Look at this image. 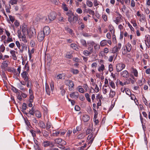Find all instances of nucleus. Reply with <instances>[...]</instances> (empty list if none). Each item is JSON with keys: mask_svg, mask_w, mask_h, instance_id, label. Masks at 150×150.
Masks as SVG:
<instances>
[{"mask_svg": "<svg viewBox=\"0 0 150 150\" xmlns=\"http://www.w3.org/2000/svg\"><path fill=\"white\" fill-rule=\"evenodd\" d=\"M36 31L35 28L33 27H30L29 30H28L27 33L28 38H31L36 35Z\"/></svg>", "mask_w": 150, "mask_h": 150, "instance_id": "1", "label": "nucleus"}, {"mask_svg": "<svg viewBox=\"0 0 150 150\" xmlns=\"http://www.w3.org/2000/svg\"><path fill=\"white\" fill-rule=\"evenodd\" d=\"M95 136V135H94L92 133H91L88 136L87 139V141L88 142V145L90 144L89 146V147L90 146L93 142Z\"/></svg>", "mask_w": 150, "mask_h": 150, "instance_id": "2", "label": "nucleus"}, {"mask_svg": "<svg viewBox=\"0 0 150 150\" xmlns=\"http://www.w3.org/2000/svg\"><path fill=\"white\" fill-rule=\"evenodd\" d=\"M125 67V65L122 63H119L117 64L116 66V70L117 72L121 71Z\"/></svg>", "mask_w": 150, "mask_h": 150, "instance_id": "3", "label": "nucleus"}, {"mask_svg": "<svg viewBox=\"0 0 150 150\" xmlns=\"http://www.w3.org/2000/svg\"><path fill=\"white\" fill-rule=\"evenodd\" d=\"M123 21L122 16L121 15L118 13L117 16L116 17L115 20H114V22L117 24H118Z\"/></svg>", "mask_w": 150, "mask_h": 150, "instance_id": "4", "label": "nucleus"}, {"mask_svg": "<svg viewBox=\"0 0 150 150\" xmlns=\"http://www.w3.org/2000/svg\"><path fill=\"white\" fill-rule=\"evenodd\" d=\"M18 38L20 39L21 41H22L24 43H26L27 42L26 38L25 35V34H23L22 35L21 33H18Z\"/></svg>", "mask_w": 150, "mask_h": 150, "instance_id": "5", "label": "nucleus"}, {"mask_svg": "<svg viewBox=\"0 0 150 150\" xmlns=\"http://www.w3.org/2000/svg\"><path fill=\"white\" fill-rule=\"evenodd\" d=\"M56 16L57 14L53 11L51 12L48 16V19L50 21L54 20L56 18Z\"/></svg>", "mask_w": 150, "mask_h": 150, "instance_id": "6", "label": "nucleus"}, {"mask_svg": "<svg viewBox=\"0 0 150 150\" xmlns=\"http://www.w3.org/2000/svg\"><path fill=\"white\" fill-rule=\"evenodd\" d=\"M45 35L43 33L42 31L39 32L37 36V38L38 40L41 42L44 39Z\"/></svg>", "mask_w": 150, "mask_h": 150, "instance_id": "7", "label": "nucleus"}, {"mask_svg": "<svg viewBox=\"0 0 150 150\" xmlns=\"http://www.w3.org/2000/svg\"><path fill=\"white\" fill-rule=\"evenodd\" d=\"M21 76L24 81H28L29 80V75L28 72L24 71L21 74Z\"/></svg>", "mask_w": 150, "mask_h": 150, "instance_id": "8", "label": "nucleus"}, {"mask_svg": "<svg viewBox=\"0 0 150 150\" xmlns=\"http://www.w3.org/2000/svg\"><path fill=\"white\" fill-rule=\"evenodd\" d=\"M68 82L69 89L70 91H73L74 87V82L71 80L67 81Z\"/></svg>", "mask_w": 150, "mask_h": 150, "instance_id": "9", "label": "nucleus"}, {"mask_svg": "<svg viewBox=\"0 0 150 150\" xmlns=\"http://www.w3.org/2000/svg\"><path fill=\"white\" fill-rule=\"evenodd\" d=\"M145 43L146 45L148 48L150 47V36L147 35L146 36L145 40Z\"/></svg>", "mask_w": 150, "mask_h": 150, "instance_id": "10", "label": "nucleus"}, {"mask_svg": "<svg viewBox=\"0 0 150 150\" xmlns=\"http://www.w3.org/2000/svg\"><path fill=\"white\" fill-rule=\"evenodd\" d=\"M121 76L125 78H128L129 76V73L127 70H124L120 73Z\"/></svg>", "mask_w": 150, "mask_h": 150, "instance_id": "11", "label": "nucleus"}, {"mask_svg": "<svg viewBox=\"0 0 150 150\" xmlns=\"http://www.w3.org/2000/svg\"><path fill=\"white\" fill-rule=\"evenodd\" d=\"M43 33L46 35H48L50 32V28L48 26H45L43 30Z\"/></svg>", "mask_w": 150, "mask_h": 150, "instance_id": "12", "label": "nucleus"}, {"mask_svg": "<svg viewBox=\"0 0 150 150\" xmlns=\"http://www.w3.org/2000/svg\"><path fill=\"white\" fill-rule=\"evenodd\" d=\"M29 102L33 103V99L34 98V97L33 93V91L31 88H30L29 89Z\"/></svg>", "mask_w": 150, "mask_h": 150, "instance_id": "13", "label": "nucleus"}, {"mask_svg": "<svg viewBox=\"0 0 150 150\" xmlns=\"http://www.w3.org/2000/svg\"><path fill=\"white\" fill-rule=\"evenodd\" d=\"M21 29L23 34H25L26 32L28 30L27 25L23 23L21 26Z\"/></svg>", "mask_w": 150, "mask_h": 150, "instance_id": "14", "label": "nucleus"}, {"mask_svg": "<svg viewBox=\"0 0 150 150\" xmlns=\"http://www.w3.org/2000/svg\"><path fill=\"white\" fill-rule=\"evenodd\" d=\"M10 53L11 54V57L14 60H16L17 59V57L16 55V53H17V52H16L13 50H11L10 51Z\"/></svg>", "mask_w": 150, "mask_h": 150, "instance_id": "15", "label": "nucleus"}, {"mask_svg": "<svg viewBox=\"0 0 150 150\" xmlns=\"http://www.w3.org/2000/svg\"><path fill=\"white\" fill-rule=\"evenodd\" d=\"M110 88L107 86V85H104L102 88L103 93L104 94H106L110 90Z\"/></svg>", "mask_w": 150, "mask_h": 150, "instance_id": "16", "label": "nucleus"}, {"mask_svg": "<svg viewBox=\"0 0 150 150\" xmlns=\"http://www.w3.org/2000/svg\"><path fill=\"white\" fill-rule=\"evenodd\" d=\"M79 94L77 92H74L70 94V97L72 98H77Z\"/></svg>", "mask_w": 150, "mask_h": 150, "instance_id": "17", "label": "nucleus"}, {"mask_svg": "<svg viewBox=\"0 0 150 150\" xmlns=\"http://www.w3.org/2000/svg\"><path fill=\"white\" fill-rule=\"evenodd\" d=\"M131 72L133 74L135 77H137L138 76L137 70L133 67L131 68Z\"/></svg>", "mask_w": 150, "mask_h": 150, "instance_id": "18", "label": "nucleus"}, {"mask_svg": "<svg viewBox=\"0 0 150 150\" xmlns=\"http://www.w3.org/2000/svg\"><path fill=\"white\" fill-rule=\"evenodd\" d=\"M13 41V40L11 36L8 37H7V39L6 40L4 41V45L6 46L10 42H12Z\"/></svg>", "mask_w": 150, "mask_h": 150, "instance_id": "19", "label": "nucleus"}, {"mask_svg": "<svg viewBox=\"0 0 150 150\" xmlns=\"http://www.w3.org/2000/svg\"><path fill=\"white\" fill-rule=\"evenodd\" d=\"M105 69V67L104 65L102 64L100 65L99 67L98 68V71L100 72L101 73H103V71Z\"/></svg>", "mask_w": 150, "mask_h": 150, "instance_id": "20", "label": "nucleus"}, {"mask_svg": "<svg viewBox=\"0 0 150 150\" xmlns=\"http://www.w3.org/2000/svg\"><path fill=\"white\" fill-rule=\"evenodd\" d=\"M84 13H89L90 14H91L93 16L95 14L94 12L92 11L90 9H86L83 10Z\"/></svg>", "mask_w": 150, "mask_h": 150, "instance_id": "21", "label": "nucleus"}, {"mask_svg": "<svg viewBox=\"0 0 150 150\" xmlns=\"http://www.w3.org/2000/svg\"><path fill=\"white\" fill-rule=\"evenodd\" d=\"M76 89L79 92L81 93H83L85 92L84 89L81 86H78Z\"/></svg>", "mask_w": 150, "mask_h": 150, "instance_id": "22", "label": "nucleus"}, {"mask_svg": "<svg viewBox=\"0 0 150 150\" xmlns=\"http://www.w3.org/2000/svg\"><path fill=\"white\" fill-rule=\"evenodd\" d=\"M89 116L87 115H85L82 117V119L84 122H88L89 120Z\"/></svg>", "mask_w": 150, "mask_h": 150, "instance_id": "23", "label": "nucleus"}, {"mask_svg": "<svg viewBox=\"0 0 150 150\" xmlns=\"http://www.w3.org/2000/svg\"><path fill=\"white\" fill-rule=\"evenodd\" d=\"M45 90L46 93L49 96L50 95V91L49 85L47 83H45Z\"/></svg>", "mask_w": 150, "mask_h": 150, "instance_id": "24", "label": "nucleus"}, {"mask_svg": "<svg viewBox=\"0 0 150 150\" xmlns=\"http://www.w3.org/2000/svg\"><path fill=\"white\" fill-rule=\"evenodd\" d=\"M86 136L85 134L84 133H83L78 134L77 138L78 139H83Z\"/></svg>", "mask_w": 150, "mask_h": 150, "instance_id": "25", "label": "nucleus"}, {"mask_svg": "<svg viewBox=\"0 0 150 150\" xmlns=\"http://www.w3.org/2000/svg\"><path fill=\"white\" fill-rule=\"evenodd\" d=\"M127 84H129L131 83L132 84H134L135 83L134 80L131 78L127 79L126 80Z\"/></svg>", "mask_w": 150, "mask_h": 150, "instance_id": "26", "label": "nucleus"}, {"mask_svg": "<svg viewBox=\"0 0 150 150\" xmlns=\"http://www.w3.org/2000/svg\"><path fill=\"white\" fill-rule=\"evenodd\" d=\"M109 84L110 86L113 89H115V83L114 82L111 80L109 79Z\"/></svg>", "mask_w": 150, "mask_h": 150, "instance_id": "27", "label": "nucleus"}, {"mask_svg": "<svg viewBox=\"0 0 150 150\" xmlns=\"http://www.w3.org/2000/svg\"><path fill=\"white\" fill-rule=\"evenodd\" d=\"M8 66V64L6 61H3L1 65L2 69H4L7 67Z\"/></svg>", "mask_w": 150, "mask_h": 150, "instance_id": "28", "label": "nucleus"}, {"mask_svg": "<svg viewBox=\"0 0 150 150\" xmlns=\"http://www.w3.org/2000/svg\"><path fill=\"white\" fill-rule=\"evenodd\" d=\"M62 8L65 11H67L68 10V8L67 5L64 2L62 4Z\"/></svg>", "mask_w": 150, "mask_h": 150, "instance_id": "29", "label": "nucleus"}, {"mask_svg": "<svg viewBox=\"0 0 150 150\" xmlns=\"http://www.w3.org/2000/svg\"><path fill=\"white\" fill-rule=\"evenodd\" d=\"M60 133V131L58 130L53 131L52 135L54 136H58Z\"/></svg>", "mask_w": 150, "mask_h": 150, "instance_id": "30", "label": "nucleus"}, {"mask_svg": "<svg viewBox=\"0 0 150 150\" xmlns=\"http://www.w3.org/2000/svg\"><path fill=\"white\" fill-rule=\"evenodd\" d=\"M106 45H107V42L106 40H103L100 42V45L101 47H104Z\"/></svg>", "mask_w": 150, "mask_h": 150, "instance_id": "31", "label": "nucleus"}, {"mask_svg": "<svg viewBox=\"0 0 150 150\" xmlns=\"http://www.w3.org/2000/svg\"><path fill=\"white\" fill-rule=\"evenodd\" d=\"M65 77V75L64 74H60L57 76V79H64Z\"/></svg>", "mask_w": 150, "mask_h": 150, "instance_id": "32", "label": "nucleus"}, {"mask_svg": "<svg viewBox=\"0 0 150 150\" xmlns=\"http://www.w3.org/2000/svg\"><path fill=\"white\" fill-rule=\"evenodd\" d=\"M109 29L111 33H115V29L114 27L111 25H109Z\"/></svg>", "mask_w": 150, "mask_h": 150, "instance_id": "33", "label": "nucleus"}, {"mask_svg": "<svg viewBox=\"0 0 150 150\" xmlns=\"http://www.w3.org/2000/svg\"><path fill=\"white\" fill-rule=\"evenodd\" d=\"M71 72L73 74H76L79 73V71L77 69H74V68H71Z\"/></svg>", "mask_w": 150, "mask_h": 150, "instance_id": "34", "label": "nucleus"}, {"mask_svg": "<svg viewBox=\"0 0 150 150\" xmlns=\"http://www.w3.org/2000/svg\"><path fill=\"white\" fill-rule=\"evenodd\" d=\"M115 92L110 89L109 93V97L110 98H113L115 95Z\"/></svg>", "mask_w": 150, "mask_h": 150, "instance_id": "35", "label": "nucleus"}, {"mask_svg": "<svg viewBox=\"0 0 150 150\" xmlns=\"http://www.w3.org/2000/svg\"><path fill=\"white\" fill-rule=\"evenodd\" d=\"M51 126L52 125L51 123L49 121H48L47 122L46 125V129L47 130H49Z\"/></svg>", "mask_w": 150, "mask_h": 150, "instance_id": "36", "label": "nucleus"}, {"mask_svg": "<svg viewBox=\"0 0 150 150\" xmlns=\"http://www.w3.org/2000/svg\"><path fill=\"white\" fill-rule=\"evenodd\" d=\"M51 142L50 141H44L42 143V145L45 147H47L50 145Z\"/></svg>", "mask_w": 150, "mask_h": 150, "instance_id": "37", "label": "nucleus"}, {"mask_svg": "<svg viewBox=\"0 0 150 150\" xmlns=\"http://www.w3.org/2000/svg\"><path fill=\"white\" fill-rule=\"evenodd\" d=\"M118 52L119 50L115 46L112 48V52L113 53H116V56L118 54Z\"/></svg>", "mask_w": 150, "mask_h": 150, "instance_id": "38", "label": "nucleus"}, {"mask_svg": "<svg viewBox=\"0 0 150 150\" xmlns=\"http://www.w3.org/2000/svg\"><path fill=\"white\" fill-rule=\"evenodd\" d=\"M34 48H33L30 51L29 49H28V54L29 56V58L30 59L31 58L32 56L31 55L32 54H33L34 52Z\"/></svg>", "mask_w": 150, "mask_h": 150, "instance_id": "39", "label": "nucleus"}, {"mask_svg": "<svg viewBox=\"0 0 150 150\" xmlns=\"http://www.w3.org/2000/svg\"><path fill=\"white\" fill-rule=\"evenodd\" d=\"M29 66L28 64V62H27L25 64L24 67V70L25 71L28 72L29 71Z\"/></svg>", "mask_w": 150, "mask_h": 150, "instance_id": "40", "label": "nucleus"}, {"mask_svg": "<svg viewBox=\"0 0 150 150\" xmlns=\"http://www.w3.org/2000/svg\"><path fill=\"white\" fill-rule=\"evenodd\" d=\"M126 48L127 49V51L129 52L132 49V46L129 43H128L126 47Z\"/></svg>", "mask_w": 150, "mask_h": 150, "instance_id": "41", "label": "nucleus"}, {"mask_svg": "<svg viewBox=\"0 0 150 150\" xmlns=\"http://www.w3.org/2000/svg\"><path fill=\"white\" fill-rule=\"evenodd\" d=\"M35 113L36 116L38 118H40L41 117V115L40 112L38 110H36L35 111Z\"/></svg>", "mask_w": 150, "mask_h": 150, "instance_id": "42", "label": "nucleus"}, {"mask_svg": "<svg viewBox=\"0 0 150 150\" xmlns=\"http://www.w3.org/2000/svg\"><path fill=\"white\" fill-rule=\"evenodd\" d=\"M7 71L11 73H15L16 71L15 69L13 68L8 67L7 69Z\"/></svg>", "mask_w": 150, "mask_h": 150, "instance_id": "43", "label": "nucleus"}, {"mask_svg": "<svg viewBox=\"0 0 150 150\" xmlns=\"http://www.w3.org/2000/svg\"><path fill=\"white\" fill-rule=\"evenodd\" d=\"M93 47L95 50H99L100 48V46L97 43H96L93 41Z\"/></svg>", "mask_w": 150, "mask_h": 150, "instance_id": "44", "label": "nucleus"}, {"mask_svg": "<svg viewBox=\"0 0 150 150\" xmlns=\"http://www.w3.org/2000/svg\"><path fill=\"white\" fill-rule=\"evenodd\" d=\"M93 41H90L89 42H88V47L91 48V49L93 48Z\"/></svg>", "mask_w": 150, "mask_h": 150, "instance_id": "45", "label": "nucleus"}, {"mask_svg": "<svg viewBox=\"0 0 150 150\" xmlns=\"http://www.w3.org/2000/svg\"><path fill=\"white\" fill-rule=\"evenodd\" d=\"M54 141L55 143L60 145L62 141V139L60 138L56 139H55Z\"/></svg>", "mask_w": 150, "mask_h": 150, "instance_id": "46", "label": "nucleus"}, {"mask_svg": "<svg viewBox=\"0 0 150 150\" xmlns=\"http://www.w3.org/2000/svg\"><path fill=\"white\" fill-rule=\"evenodd\" d=\"M58 21L62 23L65 22V19L63 17L60 16L58 17Z\"/></svg>", "mask_w": 150, "mask_h": 150, "instance_id": "47", "label": "nucleus"}, {"mask_svg": "<svg viewBox=\"0 0 150 150\" xmlns=\"http://www.w3.org/2000/svg\"><path fill=\"white\" fill-rule=\"evenodd\" d=\"M85 97L87 100L89 102H91V100L90 98V96L88 93H86L85 94Z\"/></svg>", "mask_w": 150, "mask_h": 150, "instance_id": "48", "label": "nucleus"}, {"mask_svg": "<svg viewBox=\"0 0 150 150\" xmlns=\"http://www.w3.org/2000/svg\"><path fill=\"white\" fill-rule=\"evenodd\" d=\"M79 25H81L79 27L80 30H83L85 28V25L83 23L81 22L79 23Z\"/></svg>", "mask_w": 150, "mask_h": 150, "instance_id": "49", "label": "nucleus"}, {"mask_svg": "<svg viewBox=\"0 0 150 150\" xmlns=\"http://www.w3.org/2000/svg\"><path fill=\"white\" fill-rule=\"evenodd\" d=\"M70 46L73 49L75 50H77L78 49L77 45L75 44H71Z\"/></svg>", "mask_w": 150, "mask_h": 150, "instance_id": "50", "label": "nucleus"}, {"mask_svg": "<svg viewBox=\"0 0 150 150\" xmlns=\"http://www.w3.org/2000/svg\"><path fill=\"white\" fill-rule=\"evenodd\" d=\"M17 0H10L9 1V3L12 5L17 4Z\"/></svg>", "mask_w": 150, "mask_h": 150, "instance_id": "51", "label": "nucleus"}, {"mask_svg": "<svg viewBox=\"0 0 150 150\" xmlns=\"http://www.w3.org/2000/svg\"><path fill=\"white\" fill-rule=\"evenodd\" d=\"M80 41L81 44L83 46L85 47L87 46V43L85 40L83 39H81V40Z\"/></svg>", "mask_w": 150, "mask_h": 150, "instance_id": "52", "label": "nucleus"}, {"mask_svg": "<svg viewBox=\"0 0 150 150\" xmlns=\"http://www.w3.org/2000/svg\"><path fill=\"white\" fill-rule=\"evenodd\" d=\"M66 14L67 16L68 17L70 16H74V14L71 11H69L66 13Z\"/></svg>", "mask_w": 150, "mask_h": 150, "instance_id": "53", "label": "nucleus"}, {"mask_svg": "<svg viewBox=\"0 0 150 150\" xmlns=\"http://www.w3.org/2000/svg\"><path fill=\"white\" fill-rule=\"evenodd\" d=\"M83 54L85 56H88L92 54L88 50H84L83 51Z\"/></svg>", "mask_w": 150, "mask_h": 150, "instance_id": "54", "label": "nucleus"}, {"mask_svg": "<svg viewBox=\"0 0 150 150\" xmlns=\"http://www.w3.org/2000/svg\"><path fill=\"white\" fill-rule=\"evenodd\" d=\"M17 71L18 73H16V75L17 76H20V74L21 70V67L20 65L18 67L17 69Z\"/></svg>", "mask_w": 150, "mask_h": 150, "instance_id": "55", "label": "nucleus"}, {"mask_svg": "<svg viewBox=\"0 0 150 150\" xmlns=\"http://www.w3.org/2000/svg\"><path fill=\"white\" fill-rule=\"evenodd\" d=\"M73 56L69 52H67V53L65 57L66 58L68 59H71L72 58Z\"/></svg>", "mask_w": 150, "mask_h": 150, "instance_id": "56", "label": "nucleus"}, {"mask_svg": "<svg viewBox=\"0 0 150 150\" xmlns=\"http://www.w3.org/2000/svg\"><path fill=\"white\" fill-rule=\"evenodd\" d=\"M9 17L10 20L13 23L15 20V17L13 16L10 15H9Z\"/></svg>", "mask_w": 150, "mask_h": 150, "instance_id": "57", "label": "nucleus"}, {"mask_svg": "<svg viewBox=\"0 0 150 150\" xmlns=\"http://www.w3.org/2000/svg\"><path fill=\"white\" fill-rule=\"evenodd\" d=\"M121 46L122 45L120 43H118L115 46V47L117 48L119 51L120 49Z\"/></svg>", "mask_w": 150, "mask_h": 150, "instance_id": "58", "label": "nucleus"}, {"mask_svg": "<svg viewBox=\"0 0 150 150\" xmlns=\"http://www.w3.org/2000/svg\"><path fill=\"white\" fill-rule=\"evenodd\" d=\"M113 34L112 36V41L113 42L115 43L116 42V37L115 33H112Z\"/></svg>", "mask_w": 150, "mask_h": 150, "instance_id": "59", "label": "nucleus"}, {"mask_svg": "<svg viewBox=\"0 0 150 150\" xmlns=\"http://www.w3.org/2000/svg\"><path fill=\"white\" fill-rule=\"evenodd\" d=\"M87 5L89 7H91L93 5V3L90 1H87L86 2Z\"/></svg>", "mask_w": 150, "mask_h": 150, "instance_id": "60", "label": "nucleus"}, {"mask_svg": "<svg viewBox=\"0 0 150 150\" xmlns=\"http://www.w3.org/2000/svg\"><path fill=\"white\" fill-rule=\"evenodd\" d=\"M83 87L84 89V90L85 92H87L88 91V85L87 84H84Z\"/></svg>", "mask_w": 150, "mask_h": 150, "instance_id": "61", "label": "nucleus"}, {"mask_svg": "<svg viewBox=\"0 0 150 150\" xmlns=\"http://www.w3.org/2000/svg\"><path fill=\"white\" fill-rule=\"evenodd\" d=\"M14 24L15 27L16 28L19 27L20 25L19 22L17 20H16L14 22Z\"/></svg>", "mask_w": 150, "mask_h": 150, "instance_id": "62", "label": "nucleus"}, {"mask_svg": "<svg viewBox=\"0 0 150 150\" xmlns=\"http://www.w3.org/2000/svg\"><path fill=\"white\" fill-rule=\"evenodd\" d=\"M125 92L129 96L131 94V93L130 90L128 88H126Z\"/></svg>", "mask_w": 150, "mask_h": 150, "instance_id": "63", "label": "nucleus"}, {"mask_svg": "<svg viewBox=\"0 0 150 150\" xmlns=\"http://www.w3.org/2000/svg\"><path fill=\"white\" fill-rule=\"evenodd\" d=\"M40 126L42 128L45 129L46 127L45 124L43 122H41L40 123Z\"/></svg>", "mask_w": 150, "mask_h": 150, "instance_id": "64", "label": "nucleus"}]
</instances>
